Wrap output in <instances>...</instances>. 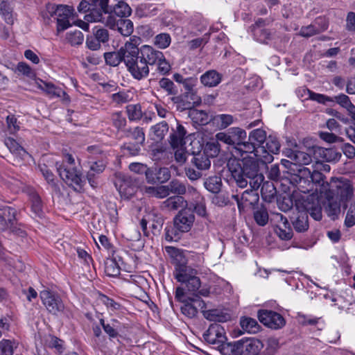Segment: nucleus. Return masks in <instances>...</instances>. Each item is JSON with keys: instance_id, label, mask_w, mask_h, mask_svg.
Masks as SVG:
<instances>
[{"instance_id": "f257e3e1", "label": "nucleus", "mask_w": 355, "mask_h": 355, "mask_svg": "<svg viewBox=\"0 0 355 355\" xmlns=\"http://www.w3.org/2000/svg\"><path fill=\"white\" fill-rule=\"evenodd\" d=\"M258 160L257 158L244 157L241 161L232 159L228 162L229 170L239 187H245L248 184L247 178L259 173Z\"/></svg>"}, {"instance_id": "f03ea898", "label": "nucleus", "mask_w": 355, "mask_h": 355, "mask_svg": "<svg viewBox=\"0 0 355 355\" xmlns=\"http://www.w3.org/2000/svg\"><path fill=\"white\" fill-rule=\"evenodd\" d=\"M140 38L137 36L130 37V44L125 58V65L128 71L136 80H140L146 78L149 75V67L145 64L141 58H139Z\"/></svg>"}, {"instance_id": "7ed1b4c3", "label": "nucleus", "mask_w": 355, "mask_h": 355, "mask_svg": "<svg viewBox=\"0 0 355 355\" xmlns=\"http://www.w3.org/2000/svg\"><path fill=\"white\" fill-rule=\"evenodd\" d=\"M197 273L196 269L190 266L178 265L175 268V276L178 282L186 284L189 292L193 293L196 296L207 297L210 293L211 288L207 284L201 285L200 278L196 276Z\"/></svg>"}, {"instance_id": "20e7f679", "label": "nucleus", "mask_w": 355, "mask_h": 355, "mask_svg": "<svg viewBox=\"0 0 355 355\" xmlns=\"http://www.w3.org/2000/svg\"><path fill=\"white\" fill-rule=\"evenodd\" d=\"M46 11L50 17H53L56 21L58 33L63 32L71 27L72 26L71 21L76 17L73 8L69 6L48 3Z\"/></svg>"}, {"instance_id": "39448f33", "label": "nucleus", "mask_w": 355, "mask_h": 355, "mask_svg": "<svg viewBox=\"0 0 355 355\" xmlns=\"http://www.w3.org/2000/svg\"><path fill=\"white\" fill-rule=\"evenodd\" d=\"M57 170L60 178L76 191L82 189L85 180L82 173L75 167H65V165L57 164Z\"/></svg>"}, {"instance_id": "423d86ee", "label": "nucleus", "mask_w": 355, "mask_h": 355, "mask_svg": "<svg viewBox=\"0 0 355 355\" xmlns=\"http://www.w3.org/2000/svg\"><path fill=\"white\" fill-rule=\"evenodd\" d=\"M40 297L49 313L55 315L64 314L69 316L65 311L64 305L59 296L55 295L50 291L44 290L40 292Z\"/></svg>"}, {"instance_id": "0eeeda50", "label": "nucleus", "mask_w": 355, "mask_h": 355, "mask_svg": "<svg viewBox=\"0 0 355 355\" xmlns=\"http://www.w3.org/2000/svg\"><path fill=\"white\" fill-rule=\"evenodd\" d=\"M322 163L319 161H315L311 165L312 172L310 177L311 185L302 190L306 193L313 189V184L320 187V193H326L329 190V184L324 180L325 176L320 172L322 171Z\"/></svg>"}, {"instance_id": "6e6552de", "label": "nucleus", "mask_w": 355, "mask_h": 355, "mask_svg": "<svg viewBox=\"0 0 355 355\" xmlns=\"http://www.w3.org/2000/svg\"><path fill=\"white\" fill-rule=\"evenodd\" d=\"M266 145L259 147L257 150V159L263 163H270L273 160L272 154H277L280 144L275 137L269 136L265 141Z\"/></svg>"}, {"instance_id": "1a4fd4ad", "label": "nucleus", "mask_w": 355, "mask_h": 355, "mask_svg": "<svg viewBox=\"0 0 355 355\" xmlns=\"http://www.w3.org/2000/svg\"><path fill=\"white\" fill-rule=\"evenodd\" d=\"M246 132L238 127H234L228 129L226 132H220L216 135V139L225 144L235 147L239 144L241 141L246 139Z\"/></svg>"}, {"instance_id": "9d476101", "label": "nucleus", "mask_w": 355, "mask_h": 355, "mask_svg": "<svg viewBox=\"0 0 355 355\" xmlns=\"http://www.w3.org/2000/svg\"><path fill=\"white\" fill-rule=\"evenodd\" d=\"M263 345L261 340L256 338L241 339L234 345L236 352L234 355L245 354V355H257L263 348Z\"/></svg>"}, {"instance_id": "9b49d317", "label": "nucleus", "mask_w": 355, "mask_h": 355, "mask_svg": "<svg viewBox=\"0 0 355 355\" xmlns=\"http://www.w3.org/2000/svg\"><path fill=\"white\" fill-rule=\"evenodd\" d=\"M287 156L291 159V162L282 159V162L284 164L291 172H295L297 166H304L306 165L313 164L315 161H313L311 156L303 151L300 150H290L288 152Z\"/></svg>"}, {"instance_id": "f8f14e48", "label": "nucleus", "mask_w": 355, "mask_h": 355, "mask_svg": "<svg viewBox=\"0 0 355 355\" xmlns=\"http://www.w3.org/2000/svg\"><path fill=\"white\" fill-rule=\"evenodd\" d=\"M257 315L262 324L272 329H281L286 323L284 318L279 313L272 311L259 310Z\"/></svg>"}, {"instance_id": "ddd939ff", "label": "nucleus", "mask_w": 355, "mask_h": 355, "mask_svg": "<svg viewBox=\"0 0 355 355\" xmlns=\"http://www.w3.org/2000/svg\"><path fill=\"white\" fill-rule=\"evenodd\" d=\"M203 337L207 343L218 347H221L227 340L224 328L217 323L211 324Z\"/></svg>"}, {"instance_id": "4468645a", "label": "nucleus", "mask_w": 355, "mask_h": 355, "mask_svg": "<svg viewBox=\"0 0 355 355\" xmlns=\"http://www.w3.org/2000/svg\"><path fill=\"white\" fill-rule=\"evenodd\" d=\"M195 220V216L190 209H181L173 218L176 228L182 233L188 232L191 229Z\"/></svg>"}, {"instance_id": "2eb2a0df", "label": "nucleus", "mask_w": 355, "mask_h": 355, "mask_svg": "<svg viewBox=\"0 0 355 355\" xmlns=\"http://www.w3.org/2000/svg\"><path fill=\"white\" fill-rule=\"evenodd\" d=\"M148 224H150L152 233L156 235L159 233L162 229L164 224V218L162 216L155 212H150L145 216L140 221V225L146 236H148V232L147 231Z\"/></svg>"}, {"instance_id": "dca6fc26", "label": "nucleus", "mask_w": 355, "mask_h": 355, "mask_svg": "<svg viewBox=\"0 0 355 355\" xmlns=\"http://www.w3.org/2000/svg\"><path fill=\"white\" fill-rule=\"evenodd\" d=\"M193 301L198 304V306L200 307L203 316L210 321H214L216 322H225L230 320L231 318L229 313H225L223 311L218 309H211L206 311V304L202 300H193Z\"/></svg>"}, {"instance_id": "f3484780", "label": "nucleus", "mask_w": 355, "mask_h": 355, "mask_svg": "<svg viewBox=\"0 0 355 355\" xmlns=\"http://www.w3.org/2000/svg\"><path fill=\"white\" fill-rule=\"evenodd\" d=\"M171 178V172L166 167L153 166L146 171V180L150 184L164 183Z\"/></svg>"}, {"instance_id": "a211bd4d", "label": "nucleus", "mask_w": 355, "mask_h": 355, "mask_svg": "<svg viewBox=\"0 0 355 355\" xmlns=\"http://www.w3.org/2000/svg\"><path fill=\"white\" fill-rule=\"evenodd\" d=\"M130 44V38L117 51H112L104 53V58L107 64L112 67L118 66L121 62L125 64V58Z\"/></svg>"}, {"instance_id": "6ab92c4d", "label": "nucleus", "mask_w": 355, "mask_h": 355, "mask_svg": "<svg viewBox=\"0 0 355 355\" xmlns=\"http://www.w3.org/2000/svg\"><path fill=\"white\" fill-rule=\"evenodd\" d=\"M232 198L236 201L239 210L248 206H254L259 202V197L257 191L254 190H245L239 197L238 195H233Z\"/></svg>"}, {"instance_id": "aec40b11", "label": "nucleus", "mask_w": 355, "mask_h": 355, "mask_svg": "<svg viewBox=\"0 0 355 355\" xmlns=\"http://www.w3.org/2000/svg\"><path fill=\"white\" fill-rule=\"evenodd\" d=\"M139 50V58H141L145 64L149 65H155L162 57V52L155 49L150 45H142Z\"/></svg>"}, {"instance_id": "412c9836", "label": "nucleus", "mask_w": 355, "mask_h": 355, "mask_svg": "<svg viewBox=\"0 0 355 355\" xmlns=\"http://www.w3.org/2000/svg\"><path fill=\"white\" fill-rule=\"evenodd\" d=\"M115 185L121 196L125 198H130L135 192L136 187L130 177H119L116 182Z\"/></svg>"}, {"instance_id": "4be33fe9", "label": "nucleus", "mask_w": 355, "mask_h": 355, "mask_svg": "<svg viewBox=\"0 0 355 355\" xmlns=\"http://www.w3.org/2000/svg\"><path fill=\"white\" fill-rule=\"evenodd\" d=\"M291 220L297 232H305L309 227L308 214L306 211L297 210L293 214Z\"/></svg>"}, {"instance_id": "5701e85b", "label": "nucleus", "mask_w": 355, "mask_h": 355, "mask_svg": "<svg viewBox=\"0 0 355 355\" xmlns=\"http://www.w3.org/2000/svg\"><path fill=\"white\" fill-rule=\"evenodd\" d=\"M189 193L193 200V202H191V205L193 206L194 211L198 216L205 217L207 216V209L203 197L193 187H189Z\"/></svg>"}, {"instance_id": "b1692460", "label": "nucleus", "mask_w": 355, "mask_h": 355, "mask_svg": "<svg viewBox=\"0 0 355 355\" xmlns=\"http://www.w3.org/2000/svg\"><path fill=\"white\" fill-rule=\"evenodd\" d=\"M295 172H292L294 175L293 180L300 184L302 190L305 189L308 186L311 185L310 177L312 172V167L308 168L305 166H297Z\"/></svg>"}, {"instance_id": "393cba45", "label": "nucleus", "mask_w": 355, "mask_h": 355, "mask_svg": "<svg viewBox=\"0 0 355 355\" xmlns=\"http://www.w3.org/2000/svg\"><path fill=\"white\" fill-rule=\"evenodd\" d=\"M188 202L181 196H173L168 198L162 203V209L166 211H176L187 209Z\"/></svg>"}, {"instance_id": "a878e982", "label": "nucleus", "mask_w": 355, "mask_h": 355, "mask_svg": "<svg viewBox=\"0 0 355 355\" xmlns=\"http://www.w3.org/2000/svg\"><path fill=\"white\" fill-rule=\"evenodd\" d=\"M320 21L324 23L323 26L318 28L313 24L307 26H303L300 29V35L303 37H309L327 30L328 23L326 19L322 17H318L315 19V24H319Z\"/></svg>"}, {"instance_id": "bb28decb", "label": "nucleus", "mask_w": 355, "mask_h": 355, "mask_svg": "<svg viewBox=\"0 0 355 355\" xmlns=\"http://www.w3.org/2000/svg\"><path fill=\"white\" fill-rule=\"evenodd\" d=\"M16 210L10 207H4L0 214V230H4L15 220Z\"/></svg>"}, {"instance_id": "cd10ccee", "label": "nucleus", "mask_w": 355, "mask_h": 355, "mask_svg": "<svg viewBox=\"0 0 355 355\" xmlns=\"http://www.w3.org/2000/svg\"><path fill=\"white\" fill-rule=\"evenodd\" d=\"M222 76L215 70L206 71L200 76V82L205 87H214L221 82Z\"/></svg>"}, {"instance_id": "c85d7f7f", "label": "nucleus", "mask_w": 355, "mask_h": 355, "mask_svg": "<svg viewBox=\"0 0 355 355\" xmlns=\"http://www.w3.org/2000/svg\"><path fill=\"white\" fill-rule=\"evenodd\" d=\"M38 88L44 91L50 97H62L67 95L64 90L56 87L51 83L41 80L40 83H38Z\"/></svg>"}, {"instance_id": "c756f323", "label": "nucleus", "mask_w": 355, "mask_h": 355, "mask_svg": "<svg viewBox=\"0 0 355 355\" xmlns=\"http://www.w3.org/2000/svg\"><path fill=\"white\" fill-rule=\"evenodd\" d=\"M191 162L198 170L201 171L208 169L211 166V161L209 158V155L205 153L193 155Z\"/></svg>"}, {"instance_id": "7c9ffc66", "label": "nucleus", "mask_w": 355, "mask_h": 355, "mask_svg": "<svg viewBox=\"0 0 355 355\" xmlns=\"http://www.w3.org/2000/svg\"><path fill=\"white\" fill-rule=\"evenodd\" d=\"M193 300H197V298L189 297V300L185 301L181 306L182 314L189 318H195L197 315L198 309H200L198 304ZM198 300L199 299L198 298Z\"/></svg>"}, {"instance_id": "2f4dec72", "label": "nucleus", "mask_w": 355, "mask_h": 355, "mask_svg": "<svg viewBox=\"0 0 355 355\" xmlns=\"http://www.w3.org/2000/svg\"><path fill=\"white\" fill-rule=\"evenodd\" d=\"M258 148L252 144V141H241L236 147H235L234 153L236 155L243 156V154L254 153V155L257 158V150Z\"/></svg>"}, {"instance_id": "473e14b6", "label": "nucleus", "mask_w": 355, "mask_h": 355, "mask_svg": "<svg viewBox=\"0 0 355 355\" xmlns=\"http://www.w3.org/2000/svg\"><path fill=\"white\" fill-rule=\"evenodd\" d=\"M168 130V125L166 121L159 123L150 129L152 139L155 141L162 140Z\"/></svg>"}, {"instance_id": "72a5a7b5", "label": "nucleus", "mask_w": 355, "mask_h": 355, "mask_svg": "<svg viewBox=\"0 0 355 355\" xmlns=\"http://www.w3.org/2000/svg\"><path fill=\"white\" fill-rule=\"evenodd\" d=\"M240 324L244 331L250 334L257 333L261 328L260 325L258 324L255 319L249 317L241 318L240 320Z\"/></svg>"}, {"instance_id": "f704fd0d", "label": "nucleus", "mask_w": 355, "mask_h": 355, "mask_svg": "<svg viewBox=\"0 0 355 355\" xmlns=\"http://www.w3.org/2000/svg\"><path fill=\"white\" fill-rule=\"evenodd\" d=\"M236 120V118L227 114H218L214 118V122L220 130L225 129L230 125L233 124Z\"/></svg>"}, {"instance_id": "c9c22d12", "label": "nucleus", "mask_w": 355, "mask_h": 355, "mask_svg": "<svg viewBox=\"0 0 355 355\" xmlns=\"http://www.w3.org/2000/svg\"><path fill=\"white\" fill-rule=\"evenodd\" d=\"M168 187L170 193L176 194V196H181L186 193L190 196L189 193V187L190 186H187L184 183L178 180L171 181L168 183Z\"/></svg>"}, {"instance_id": "e433bc0d", "label": "nucleus", "mask_w": 355, "mask_h": 355, "mask_svg": "<svg viewBox=\"0 0 355 355\" xmlns=\"http://www.w3.org/2000/svg\"><path fill=\"white\" fill-rule=\"evenodd\" d=\"M266 138V133L263 130L256 129L250 133L248 140L259 148L262 147Z\"/></svg>"}, {"instance_id": "4c0bfd02", "label": "nucleus", "mask_w": 355, "mask_h": 355, "mask_svg": "<svg viewBox=\"0 0 355 355\" xmlns=\"http://www.w3.org/2000/svg\"><path fill=\"white\" fill-rule=\"evenodd\" d=\"M0 15L8 24H13L14 17L8 0H0Z\"/></svg>"}, {"instance_id": "58836bf2", "label": "nucleus", "mask_w": 355, "mask_h": 355, "mask_svg": "<svg viewBox=\"0 0 355 355\" xmlns=\"http://www.w3.org/2000/svg\"><path fill=\"white\" fill-rule=\"evenodd\" d=\"M116 30L123 36H130L134 30L133 23L128 19H119Z\"/></svg>"}, {"instance_id": "ea45409f", "label": "nucleus", "mask_w": 355, "mask_h": 355, "mask_svg": "<svg viewBox=\"0 0 355 355\" xmlns=\"http://www.w3.org/2000/svg\"><path fill=\"white\" fill-rule=\"evenodd\" d=\"M205 187L213 193H218L221 189V179L217 176L208 178L204 182Z\"/></svg>"}, {"instance_id": "a19ab883", "label": "nucleus", "mask_w": 355, "mask_h": 355, "mask_svg": "<svg viewBox=\"0 0 355 355\" xmlns=\"http://www.w3.org/2000/svg\"><path fill=\"white\" fill-rule=\"evenodd\" d=\"M254 219L259 226H264L268 222V214L263 206L258 207L254 211Z\"/></svg>"}, {"instance_id": "79ce46f5", "label": "nucleus", "mask_w": 355, "mask_h": 355, "mask_svg": "<svg viewBox=\"0 0 355 355\" xmlns=\"http://www.w3.org/2000/svg\"><path fill=\"white\" fill-rule=\"evenodd\" d=\"M114 13L118 17H125L131 14V8L128 4L124 1H119L112 8L111 14Z\"/></svg>"}, {"instance_id": "37998d69", "label": "nucleus", "mask_w": 355, "mask_h": 355, "mask_svg": "<svg viewBox=\"0 0 355 355\" xmlns=\"http://www.w3.org/2000/svg\"><path fill=\"white\" fill-rule=\"evenodd\" d=\"M171 43V37L168 33H162L157 35L153 39L155 46L161 49H165L169 46Z\"/></svg>"}, {"instance_id": "c03bdc74", "label": "nucleus", "mask_w": 355, "mask_h": 355, "mask_svg": "<svg viewBox=\"0 0 355 355\" xmlns=\"http://www.w3.org/2000/svg\"><path fill=\"white\" fill-rule=\"evenodd\" d=\"M120 266L116 258L107 259L105 263V272L110 277H116L120 274Z\"/></svg>"}, {"instance_id": "a18cd8bd", "label": "nucleus", "mask_w": 355, "mask_h": 355, "mask_svg": "<svg viewBox=\"0 0 355 355\" xmlns=\"http://www.w3.org/2000/svg\"><path fill=\"white\" fill-rule=\"evenodd\" d=\"M126 136L133 139L135 143L141 145H143L145 141V133L143 128L140 127L129 129L126 132Z\"/></svg>"}, {"instance_id": "49530a36", "label": "nucleus", "mask_w": 355, "mask_h": 355, "mask_svg": "<svg viewBox=\"0 0 355 355\" xmlns=\"http://www.w3.org/2000/svg\"><path fill=\"white\" fill-rule=\"evenodd\" d=\"M110 120L112 125L117 130H123L126 125V119L121 112H113L110 116Z\"/></svg>"}, {"instance_id": "de8ad7c7", "label": "nucleus", "mask_w": 355, "mask_h": 355, "mask_svg": "<svg viewBox=\"0 0 355 355\" xmlns=\"http://www.w3.org/2000/svg\"><path fill=\"white\" fill-rule=\"evenodd\" d=\"M164 230L165 239L168 242L178 241L180 238V234L182 233L176 228L174 224L166 225Z\"/></svg>"}, {"instance_id": "09e8293b", "label": "nucleus", "mask_w": 355, "mask_h": 355, "mask_svg": "<svg viewBox=\"0 0 355 355\" xmlns=\"http://www.w3.org/2000/svg\"><path fill=\"white\" fill-rule=\"evenodd\" d=\"M5 144L12 153L23 156L26 150L14 139L8 137L5 139Z\"/></svg>"}, {"instance_id": "8fccbe9b", "label": "nucleus", "mask_w": 355, "mask_h": 355, "mask_svg": "<svg viewBox=\"0 0 355 355\" xmlns=\"http://www.w3.org/2000/svg\"><path fill=\"white\" fill-rule=\"evenodd\" d=\"M190 116L193 122L198 125H203L209 122V116L205 111L194 110L191 111Z\"/></svg>"}, {"instance_id": "3c124183", "label": "nucleus", "mask_w": 355, "mask_h": 355, "mask_svg": "<svg viewBox=\"0 0 355 355\" xmlns=\"http://www.w3.org/2000/svg\"><path fill=\"white\" fill-rule=\"evenodd\" d=\"M66 39L72 46H78L83 44L84 35L80 31H71L67 33Z\"/></svg>"}, {"instance_id": "603ef678", "label": "nucleus", "mask_w": 355, "mask_h": 355, "mask_svg": "<svg viewBox=\"0 0 355 355\" xmlns=\"http://www.w3.org/2000/svg\"><path fill=\"white\" fill-rule=\"evenodd\" d=\"M159 87L167 92L168 95H176L178 89L172 80L166 78H162L159 81Z\"/></svg>"}, {"instance_id": "864d4df0", "label": "nucleus", "mask_w": 355, "mask_h": 355, "mask_svg": "<svg viewBox=\"0 0 355 355\" xmlns=\"http://www.w3.org/2000/svg\"><path fill=\"white\" fill-rule=\"evenodd\" d=\"M325 211L329 216L334 217L340 211V202L336 200L328 199L325 205Z\"/></svg>"}, {"instance_id": "5fc2aeb1", "label": "nucleus", "mask_w": 355, "mask_h": 355, "mask_svg": "<svg viewBox=\"0 0 355 355\" xmlns=\"http://www.w3.org/2000/svg\"><path fill=\"white\" fill-rule=\"evenodd\" d=\"M126 112L130 121L139 120L142 116L141 106L139 104L128 105L126 107Z\"/></svg>"}, {"instance_id": "6e6d98bb", "label": "nucleus", "mask_w": 355, "mask_h": 355, "mask_svg": "<svg viewBox=\"0 0 355 355\" xmlns=\"http://www.w3.org/2000/svg\"><path fill=\"white\" fill-rule=\"evenodd\" d=\"M275 232L276 234L282 240L288 241L293 237V231L290 227V225H286L285 227H275Z\"/></svg>"}, {"instance_id": "4d7b16f0", "label": "nucleus", "mask_w": 355, "mask_h": 355, "mask_svg": "<svg viewBox=\"0 0 355 355\" xmlns=\"http://www.w3.org/2000/svg\"><path fill=\"white\" fill-rule=\"evenodd\" d=\"M31 210L35 216L41 217L42 215V204L40 197L37 194L31 196Z\"/></svg>"}, {"instance_id": "13d9d810", "label": "nucleus", "mask_w": 355, "mask_h": 355, "mask_svg": "<svg viewBox=\"0 0 355 355\" xmlns=\"http://www.w3.org/2000/svg\"><path fill=\"white\" fill-rule=\"evenodd\" d=\"M334 101L339 104L347 111L353 110L354 105L352 103L348 96L341 94L332 98Z\"/></svg>"}, {"instance_id": "bf43d9fd", "label": "nucleus", "mask_w": 355, "mask_h": 355, "mask_svg": "<svg viewBox=\"0 0 355 355\" xmlns=\"http://www.w3.org/2000/svg\"><path fill=\"white\" fill-rule=\"evenodd\" d=\"M40 169L47 182L51 184L53 189L56 190L58 189V185L55 182L54 175L53 173L44 164L43 166H40Z\"/></svg>"}, {"instance_id": "052dcab7", "label": "nucleus", "mask_w": 355, "mask_h": 355, "mask_svg": "<svg viewBox=\"0 0 355 355\" xmlns=\"http://www.w3.org/2000/svg\"><path fill=\"white\" fill-rule=\"evenodd\" d=\"M112 100L117 104H123L131 100L129 92L121 91L112 95Z\"/></svg>"}, {"instance_id": "680f3d73", "label": "nucleus", "mask_w": 355, "mask_h": 355, "mask_svg": "<svg viewBox=\"0 0 355 355\" xmlns=\"http://www.w3.org/2000/svg\"><path fill=\"white\" fill-rule=\"evenodd\" d=\"M85 21L88 22H104V17L101 10L93 9L85 16Z\"/></svg>"}, {"instance_id": "e2e57ef3", "label": "nucleus", "mask_w": 355, "mask_h": 355, "mask_svg": "<svg viewBox=\"0 0 355 355\" xmlns=\"http://www.w3.org/2000/svg\"><path fill=\"white\" fill-rule=\"evenodd\" d=\"M308 96L309 98L312 101H316L319 103L326 104L327 102H333L334 100L332 98L327 96L324 94L315 93L311 90L308 89Z\"/></svg>"}, {"instance_id": "0e129e2a", "label": "nucleus", "mask_w": 355, "mask_h": 355, "mask_svg": "<svg viewBox=\"0 0 355 355\" xmlns=\"http://www.w3.org/2000/svg\"><path fill=\"white\" fill-rule=\"evenodd\" d=\"M247 180L251 187V190H254L257 191V190L260 187L261 184L264 180V177L261 173H258L253 177H250L247 178Z\"/></svg>"}, {"instance_id": "69168bd1", "label": "nucleus", "mask_w": 355, "mask_h": 355, "mask_svg": "<svg viewBox=\"0 0 355 355\" xmlns=\"http://www.w3.org/2000/svg\"><path fill=\"white\" fill-rule=\"evenodd\" d=\"M306 211L315 220H320L322 219V207L317 202L316 204H313L311 207H306Z\"/></svg>"}, {"instance_id": "338daca9", "label": "nucleus", "mask_w": 355, "mask_h": 355, "mask_svg": "<svg viewBox=\"0 0 355 355\" xmlns=\"http://www.w3.org/2000/svg\"><path fill=\"white\" fill-rule=\"evenodd\" d=\"M7 129L10 134H15L19 130L17 118L14 115L6 117Z\"/></svg>"}, {"instance_id": "774afa93", "label": "nucleus", "mask_w": 355, "mask_h": 355, "mask_svg": "<svg viewBox=\"0 0 355 355\" xmlns=\"http://www.w3.org/2000/svg\"><path fill=\"white\" fill-rule=\"evenodd\" d=\"M13 345L10 340H3L0 343V355H12Z\"/></svg>"}]
</instances>
